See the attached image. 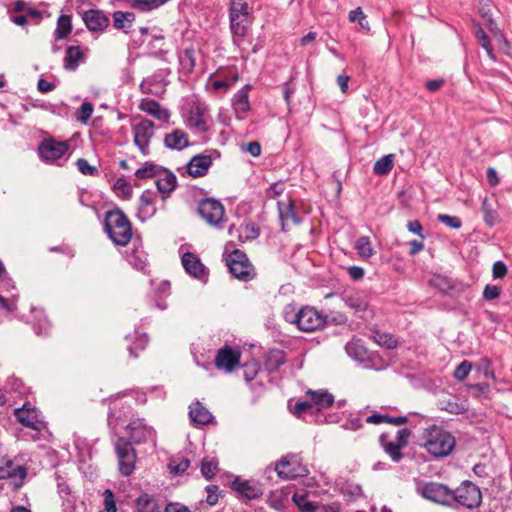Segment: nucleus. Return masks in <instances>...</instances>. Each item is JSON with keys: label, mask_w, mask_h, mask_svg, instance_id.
I'll list each match as a JSON object with an SVG mask.
<instances>
[{"label": "nucleus", "mask_w": 512, "mask_h": 512, "mask_svg": "<svg viewBox=\"0 0 512 512\" xmlns=\"http://www.w3.org/2000/svg\"><path fill=\"white\" fill-rule=\"evenodd\" d=\"M284 319L303 332H313L324 328L328 318L312 306H303L299 310L289 304L284 308Z\"/></svg>", "instance_id": "nucleus-1"}, {"label": "nucleus", "mask_w": 512, "mask_h": 512, "mask_svg": "<svg viewBox=\"0 0 512 512\" xmlns=\"http://www.w3.org/2000/svg\"><path fill=\"white\" fill-rule=\"evenodd\" d=\"M422 446L435 458L448 456L455 447V437L442 427L432 425L422 434Z\"/></svg>", "instance_id": "nucleus-2"}, {"label": "nucleus", "mask_w": 512, "mask_h": 512, "mask_svg": "<svg viewBox=\"0 0 512 512\" xmlns=\"http://www.w3.org/2000/svg\"><path fill=\"white\" fill-rule=\"evenodd\" d=\"M104 228L115 245L126 246L132 238L131 223L119 208H114L105 213Z\"/></svg>", "instance_id": "nucleus-3"}, {"label": "nucleus", "mask_w": 512, "mask_h": 512, "mask_svg": "<svg viewBox=\"0 0 512 512\" xmlns=\"http://www.w3.org/2000/svg\"><path fill=\"white\" fill-rule=\"evenodd\" d=\"M229 272L238 280L248 282L253 280L257 273L248 256L239 249H234L226 257Z\"/></svg>", "instance_id": "nucleus-4"}, {"label": "nucleus", "mask_w": 512, "mask_h": 512, "mask_svg": "<svg viewBox=\"0 0 512 512\" xmlns=\"http://www.w3.org/2000/svg\"><path fill=\"white\" fill-rule=\"evenodd\" d=\"M451 506H461L468 509L477 508L482 503V494L478 486L465 480L455 490L451 491Z\"/></svg>", "instance_id": "nucleus-5"}, {"label": "nucleus", "mask_w": 512, "mask_h": 512, "mask_svg": "<svg viewBox=\"0 0 512 512\" xmlns=\"http://www.w3.org/2000/svg\"><path fill=\"white\" fill-rule=\"evenodd\" d=\"M14 416L25 427H28L41 435L48 433L47 423L40 411L31 403L26 402L22 407L14 409Z\"/></svg>", "instance_id": "nucleus-6"}, {"label": "nucleus", "mask_w": 512, "mask_h": 512, "mask_svg": "<svg viewBox=\"0 0 512 512\" xmlns=\"http://www.w3.org/2000/svg\"><path fill=\"white\" fill-rule=\"evenodd\" d=\"M198 212L209 225L223 229L225 209L220 201L213 198L203 199L199 202Z\"/></svg>", "instance_id": "nucleus-7"}, {"label": "nucleus", "mask_w": 512, "mask_h": 512, "mask_svg": "<svg viewBox=\"0 0 512 512\" xmlns=\"http://www.w3.org/2000/svg\"><path fill=\"white\" fill-rule=\"evenodd\" d=\"M115 451L118 457L119 470L123 476H130L135 469L136 452L132 443L124 438H119L115 443Z\"/></svg>", "instance_id": "nucleus-8"}, {"label": "nucleus", "mask_w": 512, "mask_h": 512, "mask_svg": "<svg viewBox=\"0 0 512 512\" xmlns=\"http://www.w3.org/2000/svg\"><path fill=\"white\" fill-rule=\"evenodd\" d=\"M275 469L278 476L285 480L306 476L308 474L307 468L300 464L299 457L296 454L283 456L276 463Z\"/></svg>", "instance_id": "nucleus-9"}, {"label": "nucleus", "mask_w": 512, "mask_h": 512, "mask_svg": "<svg viewBox=\"0 0 512 512\" xmlns=\"http://www.w3.org/2000/svg\"><path fill=\"white\" fill-rule=\"evenodd\" d=\"M155 125L151 120L143 119L133 125L134 144L139 148L143 155H149L150 141L154 136Z\"/></svg>", "instance_id": "nucleus-10"}, {"label": "nucleus", "mask_w": 512, "mask_h": 512, "mask_svg": "<svg viewBox=\"0 0 512 512\" xmlns=\"http://www.w3.org/2000/svg\"><path fill=\"white\" fill-rule=\"evenodd\" d=\"M209 120L210 115L205 104L196 103L191 106L187 117L189 128L198 133H206L210 129Z\"/></svg>", "instance_id": "nucleus-11"}, {"label": "nucleus", "mask_w": 512, "mask_h": 512, "mask_svg": "<svg viewBox=\"0 0 512 512\" xmlns=\"http://www.w3.org/2000/svg\"><path fill=\"white\" fill-rule=\"evenodd\" d=\"M69 149V144L53 138L44 139L38 146L40 158L46 162H54L62 158Z\"/></svg>", "instance_id": "nucleus-12"}, {"label": "nucleus", "mask_w": 512, "mask_h": 512, "mask_svg": "<svg viewBox=\"0 0 512 512\" xmlns=\"http://www.w3.org/2000/svg\"><path fill=\"white\" fill-rule=\"evenodd\" d=\"M421 495L433 502L451 506V489L441 483L429 482L424 484L421 489Z\"/></svg>", "instance_id": "nucleus-13"}, {"label": "nucleus", "mask_w": 512, "mask_h": 512, "mask_svg": "<svg viewBox=\"0 0 512 512\" xmlns=\"http://www.w3.org/2000/svg\"><path fill=\"white\" fill-rule=\"evenodd\" d=\"M251 24L252 15L248 13L240 15L230 12V29L233 34V41L237 46H240L248 35Z\"/></svg>", "instance_id": "nucleus-14"}, {"label": "nucleus", "mask_w": 512, "mask_h": 512, "mask_svg": "<svg viewBox=\"0 0 512 512\" xmlns=\"http://www.w3.org/2000/svg\"><path fill=\"white\" fill-rule=\"evenodd\" d=\"M241 353L230 346L219 349L215 357V366L225 372H232L240 362Z\"/></svg>", "instance_id": "nucleus-15"}, {"label": "nucleus", "mask_w": 512, "mask_h": 512, "mask_svg": "<svg viewBox=\"0 0 512 512\" xmlns=\"http://www.w3.org/2000/svg\"><path fill=\"white\" fill-rule=\"evenodd\" d=\"M129 435L133 443L142 444L147 442L155 443L156 433L154 429L147 426L143 420H133L128 425Z\"/></svg>", "instance_id": "nucleus-16"}, {"label": "nucleus", "mask_w": 512, "mask_h": 512, "mask_svg": "<svg viewBox=\"0 0 512 512\" xmlns=\"http://www.w3.org/2000/svg\"><path fill=\"white\" fill-rule=\"evenodd\" d=\"M181 261L185 271L190 276L201 281L207 280L208 270L196 254L186 252L182 255Z\"/></svg>", "instance_id": "nucleus-17"}, {"label": "nucleus", "mask_w": 512, "mask_h": 512, "mask_svg": "<svg viewBox=\"0 0 512 512\" xmlns=\"http://www.w3.org/2000/svg\"><path fill=\"white\" fill-rule=\"evenodd\" d=\"M82 19L91 32L104 31L110 24L108 15L99 9H90L83 13Z\"/></svg>", "instance_id": "nucleus-18"}, {"label": "nucleus", "mask_w": 512, "mask_h": 512, "mask_svg": "<svg viewBox=\"0 0 512 512\" xmlns=\"http://www.w3.org/2000/svg\"><path fill=\"white\" fill-rule=\"evenodd\" d=\"M232 489L248 500H255L263 495V489L258 483L250 480H242L239 477L233 480Z\"/></svg>", "instance_id": "nucleus-19"}, {"label": "nucleus", "mask_w": 512, "mask_h": 512, "mask_svg": "<svg viewBox=\"0 0 512 512\" xmlns=\"http://www.w3.org/2000/svg\"><path fill=\"white\" fill-rule=\"evenodd\" d=\"M211 166L212 158L210 155L198 154L191 158L185 168L189 176L198 178L205 176Z\"/></svg>", "instance_id": "nucleus-20"}, {"label": "nucleus", "mask_w": 512, "mask_h": 512, "mask_svg": "<svg viewBox=\"0 0 512 512\" xmlns=\"http://www.w3.org/2000/svg\"><path fill=\"white\" fill-rule=\"evenodd\" d=\"M176 185L177 178L172 172L166 169L160 170L156 179V186L160 193L168 196L176 188Z\"/></svg>", "instance_id": "nucleus-21"}, {"label": "nucleus", "mask_w": 512, "mask_h": 512, "mask_svg": "<svg viewBox=\"0 0 512 512\" xmlns=\"http://www.w3.org/2000/svg\"><path fill=\"white\" fill-rule=\"evenodd\" d=\"M279 218L282 223V230L287 231L288 221H292L295 225L301 223L300 217L295 212V206L293 201L289 200L287 204L278 202Z\"/></svg>", "instance_id": "nucleus-22"}, {"label": "nucleus", "mask_w": 512, "mask_h": 512, "mask_svg": "<svg viewBox=\"0 0 512 512\" xmlns=\"http://www.w3.org/2000/svg\"><path fill=\"white\" fill-rule=\"evenodd\" d=\"M164 145L171 150H182L189 145L186 134L179 129L173 130L164 137Z\"/></svg>", "instance_id": "nucleus-23"}, {"label": "nucleus", "mask_w": 512, "mask_h": 512, "mask_svg": "<svg viewBox=\"0 0 512 512\" xmlns=\"http://www.w3.org/2000/svg\"><path fill=\"white\" fill-rule=\"evenodd\" d=\"M189 416L191 421L196 425H205L213 420L210 411L204 407L200 402H195L190 405Z\"/></svg>", "instance_id": "nucleus-24"}, {"label": "nucleus", "mask_w": 512, "mask_h": 512, "mask_svg": "<svg viewBox=\"0 0 512 512\" xmlns=\"http://www.w3.org/2000/svg\"><path fill=\"white\" fill-rule=\"evenodd\" d=\"M127 260L129 264L143 273H147L148 258L146 252L141 246H134L131 253L128 255Z\"/></svg>", "instance_id": "nucleus-25"}, {"label": "nucleus", "mask_w": 512, "mask_h": 512, "mask_svg": "<svg viewBox=\"0 0 512 512\" xmlns=\"http://www.w3.org/2000/svg\"><path fill=\"white\" fill-rule=\"evenodd\" d=\"M306 395L310 397L311 403L313 404V408L316 407L315 411H320L321 409L328 408L332 406L334 402V397L332 394L327 391H313L308 390Z\"/></svg>", "instance_id": "nucleus-26"}, {"label": "nucleus", "mask_w": 512, "mask_h": 512, "mask_svg": "<svg viewBox=\"0 0 512 512\" xmlns=\"http://www.w3.org/2000/svg\"><path fill=\"white\" fill-rule=\"evenodd\" d=\"M135 508L137 512H163L159 501L147 493L136 499Z\"/></svg>", "instance_id": "nucleus-27"}, {"label": "nucleus", "mask_w": 512, "mask_h": 512, "mask_svg": "<svg viewBox=\"0 0 512 512\" xmlns=\"http://www.w3.org/2000/svg\"><path fill=\"white\" fill-rule=\"evenodd\" d=\"M286 362V354L283 350L272 349L268 352L265 359V368L268 372H277Z\"/></svg>", "instance_id": "nucleus-28"}, {"label": "nucleus", "mask_w": 512, "mask_h": 512, "mask_svg": "<svg viewBox=\"0 0 512 512\" xmlns=\"http://www.w3.org/2000/svg\"><path fill=\"white\" fill-rule=\"evenodd\" d=\"M139 108L159 120H166L169 117L168 112L157 101L152 99L142 100Z\"/></svg>", "instance_id": "nucleus-29"}, {"label": "nucleus", "mask_w": 512, "mask_h": 512, "mask_svg": "<svg viewBox=\"0 0 512 512\" xmlns=\"http://www.w3.org/2000/svg\"><path fill=\"white\" fill-rule=\"evenodd\" d=\"M84 58V54L79 46H68L64 57V68L74 71L79 62Z\"/></svg>", "instance_id": "nucleus-30"}, {"label": "nucleus", "mask_w": 512, "mask_h": 512, "mask_svg": "<svg viewBox=\"0 0 512 512\" xmlns=\"http://www.w3.org/2000/svg\"><path fill=\"white\" fill-rule=\"evenodd\" d=\"M379 442L384 451L390 456L392 461L399 462L403 458V453L401 452L402 447H400L395 441H389L388 435L383 433L379 437Z\"/></svg>", "instance_id": "nucleus-31"}, {"label": "nucleus", "mask_w": 512, "mask_h": 512, "mask_svg": "<svg viewBox=\"0 0 512 512\" xmlns=\"http://www.w3.org/2000/svg\"><path fill=\"white\" fill-rule=\"evenodd\" d=\"M112 17L114 28L122 30L124 33H128V29L135 20V14L132 12L115 11Z\"/></svg>", "instance_id": "nucleus-32"}, {"label": "nucleus", "mask_w": 512, "mask_h": 512, "mask_svg": "<svg viewBox=\"0 0 512 512\" xmlns=\"http://www.w3.org/2000/svg\"><path fill=\"white\" fill-rule=\"evenodd\" d=\"M72 31L71 16L62 14L57 20V27L54 32L55 40L66 39Z\"/></svg>", "instance_id": "nucleus-33"}, {"label": "nucleus", "mask_w": 512, "mask_h": 512, "mask_svg": "<svg viewBox=\"0 0 512 512\" xmlns=\"http://www.w3.org/2000/svg\"><path fill=\"white\" fill-rule=\"evenodd\" d=\"M155 195L150 190H145L140 196V213L147 217L152 216L156 209L153 206Z\"/></svg>", "instance_id": "nucleus-34"}, {"label": "nucleus", "mask_w": 512, "mask_h": 512, "mask_svg": "<svg viewBox=\"0 0 512 512\" xmlns=\"http://www.w3.org/2000/svg\"><path fill=\"white\" fill-rule=\"evenodd\" d=\"M343 300L345 305L356 313L364 312L368 307L367 301L358 293L346 295Z\"/></svg>", "instance_id": "nucleus-35"}, {"label": "nucleus", "mask_w": 512, "mask_h": 512, "mask_svg": "<svg viewBox=\"0 0 512 512\" xmlns=\"http://www.w3.org/2000/svg\"><path fill=\"white\" fill-rule=\"evenodd\" d=\"M238 238L240 242L254 240L259 236V229L253 223L241 225L238 229Z\"/></svg>", "instance_id": "nucleus-36"}, {"label": "nucleus", "mask_w": 512, "mask_h": 512, "mask_svg": "<svg viewBox=\"0 0 512 512\" xmlns=\"http://www.w3.org/2000/svg\"><path fill=\"white\" fill-rule=\"evenodd\" d=\"M249 85L239 90L234 96V106L237 111L247 112L249 110Z\"/></svg>", "instance_id": "nucleus-37"}, {"label": "nucleus", "mask_w": 512, "mask_h": 512, "mask_svg": "<svg viewBox=\"0 0 512 512\" xmlns=\"http://www.w3.org/2000/svg\"><path fill=\"white\" fill-rule=\"evenodd\" d=\"M16 476L24 478L26 476L25 468L22 466H13L11 461H8L5 467L0 466V479H7Z\"/></svg>", "instance_id": "nucleus-38"}, {"label": "nucleus", "mask_w": 512, "mask_h": 512, "mask_svg": "<svg viewBox=\"0 0 512 512\" xmlns=\"http://www.w3.org/2000/svg\"><path fill=\"white\" fill-rule=\"evenodd\" d=\"M393 165V155L389 154L378 159L374 164L373 170L377 175H386L392 170Z\"/></svg>", "instance_id": "nucleus-39"}, {"label": "nucleus", "mask_w": 512, "mask_h": 512, "mask_svg": "<svg viewBox=\"0 0 512 512\" xmlns=\"http://www.w3.org/2000/svg\"><path fill=\"white\" fill-rule=\"evenodd\" d=\"M355 249L360 257L368 259L374 254L369 237L362 236L356 240Z\"/></svg>", "instance_id": "nucleus-40"}, {"label": "nucleus", "mask_w": 512, "mask_h": 512, "mask_svg": "<svg viewBox=\"0 0 512 512\" xmlns=\"http://www.w3.org/2000/svg\"><path fill=\"white\" fill-rule=\"evenodd\" d=\"M218 470V461L213 457H205L201 461V473L206 479H211Z\"/></svg>", "instance_id": "nucleus-41"}, {"label": "nucleus", "mask_w": 512, "mask_h": 512, "mask_svg": "<svg viewBox=\"0 0 512 512\" xmlns=\"http://www.w3.org/2000/svg\"><path fill=\"white\" fill-rule=\"evenodd\" d=\"M292 500L301 512H316L317 510V505L309 501L304 494H294Z\"/></svg>", "instance_id": "nucleus-42"}, {"label": "nucleus", "mask_w": 512, "mask_h": 512, "mask_svg": "<svg viewBox=\"0 0 512 512\" xmlns=\"http://www.w3.org/2000/svg\"><path fill=\"white\" fill-rule=\"evenodd\" d=\"M160 170L161 169L158 165L146 162L143 167L135 171V176L138 179H148L152 177H157Z\"/></svg>", "instance_id": "nucleus-43"}, {"label": "nucleus", "mask_w": 512, "mask_h": 512, "mask_svg": "<svg viewBox=\"0 0 512 512\" xmlns=\"http://www.w3.org/2000/svg\"><path fill=\"white\" fill-rule=\"evenodd\" d=\"M482 212L484 214V221L490 227L494 226L498 222V214L492 208V205L489 203L487 198H484L482 201Z\"/></svg>", "instance_id": "nucleus-44"}, {"label": "nucleus", "mask_w": 512, "mask_h": 512, "mask_svg": "<svg viewBox=\"0 0 512 512\" xmlns=\"http://www.w3.org/2000/svg\"><path fill=\"white\" fill-rule=\"evenodd\" d=\"M230 12L240 15H244V13L252 15V0H231Z\"/></svg>", "instance_id": "nucleus-45"}, {"label": "nucleus", "mask_w": 512, "mask_h": 512, "mask_svg": "<svg viewBox=\"0 0 512 512\" xmlns=\"http://www.w3.org/2000/svg\"><path fill=\"white\" fill-rule=\"evenodd\" d=\"M179 61L182 70H184L187 73L192 72L195 67L194 50L185 49L183 53L180 55Z\"/></svg>", "instance_id": "nucleus-46"}, {"label": "nucleus", "mask_w": 512, "mask_h": 512, "mask_svg": "<svg viewBox=\"0 0 512 512\" xmlns=\"http://www.w3.org/2000/svg\"><path fill=\"white\" fill-rule=\"evenodd\" d=\"M479 4V13L481 17L487 21L490 32H494V20L492 19V14L490 10V0H480Z\"/></svg>", "instance_id": "nucleus-47"}, {"label": "nucleus", "mask_w": 512, "mask_h": 512, "mask_svg": "<svg viewBox=\"0 0 512 512\" xmlns=\"http://www.w3.org/2000/svg\"><path fill=\"white\" fill-rule=\"evenodd\" d=\"M93 105L90 102H83L76 112V119L86 123L92 116Z\"/></svg>", "instance_id": "nucleus-48"}, {"label": "nucleus", "mask_w": 512, "mask_h": 512, "mask_svg": "<svg viewBox=\"0 0 512 512\" xmlns=\"http://www.w3.org/2000/svg\"><path fill=\"white\" fill-rule=\"evenodd\" d=\"M376 342L387 349L396 348L398 341L390 334L386 333H376L375 336Z\"/></svg>", "instance_id": "nucleus-49"}, {"label": "nucleus", "mask_w": 512, "mask_h": 512, "mask_svg": "<svg viewBox=\"0 0 512 512\" xmlns=\"http://www.w3.org/2000/svg\"><path fill=\"white\" fill-rule=\"evenodd\" d=\"M437 220L452 229H459L462 226V221L458 216L438 214Z\"/></svg>", "instance_id": "nucleus-50"}, {"label": "nucleus", "mask_w": 512, "mask_h": 512, "mask_svg": "<svg viewBox=\"0 0 512 512\" xmlns=\"http://www.w3.org/2000/svg\"><path fill=\"white\" fill-rule=\"evenodd\" d=\"M472 369V364L467 361V360H464L462 361L455 369L454 371V378L458 381H463L467 378L469 372L471 371Z\"/></svg>", "instance_id": "nucleus-51"}, {"label": "nucleus", "mask_w": 512, "mask_h": 512, "mask_svg": "<svg viewBox=\"0 0 512 512\" xmlns=\"http://www.w3.org/2000/svg\"><path fill=\"white\" fill-rule=\"evenodd\" d=\"M78 170L83 174L87 176H94L97 174L98 170L95 166H91L89 162L84 159L80 158L76 162Z\"/></svg>", "instance_id": "nucleus-52"}, {"label": "nucleus", "mask_w": 512, "mask_h": 512, "mask_svg": "<svg viewBox=\"0 0 512 512\" xmlns=\"http://www.w3.org/2000/svg\"><path fill=\"white\" fill-rule=\"evenodd\" d=\"M311 401H301L295 404L293 413L297 417H302L306 412L313 410Z\"/></svg>", "instance_id": "nucleus-53"}, {"label": "nucleus", "mask_w": 512, "mask_h": 512, "mask_svg": "<svg viewBox=\"0 0 512 512\" xmlns=\"http://www.w3.org/2000/svg\"><path fill=\"white\" fill-rule=\"evenodd\" d=\"M501 289L496 285H486L483 291V298L485 300H494L500 296Z\"/></svg>", "instance_id": "nucleus-54"}, {"label": "nucleus", "mask_w": 512, "mask_h": 512, "mask_svg": "<svg viewBox=\"0 0 512 512\" xmlns=\"http://www.w3.org/2000/svg\"><path fill=\"white\" fill-rule=\"evenodd\" d=\"M218 486L216 485H209L206 487V492H207V498H206V502L210 505V506H214L217 504L218 502Z\"/></svg>", "instance_id": "nucleus-55"}, {"label": "nucleus", "mask_w": 512, "mask_h": 512, "mask_svg": "<svg viewBox=\"0 0 512 512\" xmlns=\"http://www.w3.org/2000/svg\"><path fill=\"white\" fill-rule=\"evenodd\" d=\"M410 436H411V431L409 429H407V428L400 429L397 432L396 441L395 442L400 447L404 448V447L407 446Z\"/></svg>", "instance_id": "nucleus-56"}, {"label": "nucleus", "mask_w": 512, "mask_h": 512, "mask_svg": "<svg viewBox=\"0 0 512 512\" xmlns=\"http://www.w3.org/2000/svg\"><path fill=\"white\" fill-rule=\"evenodd\" d=\"M171 472L178 475L184 473L190 466V461L186 458H182L178 463H170Z\"/></svg>", "instance_id": "nucleus-57"}, {"label": "nucleus", "mask_w": 512, "mask_h": 512, "mask_svg": "<svg viewBox=\"0 0 512 512\" xmlns=\"http://www.w3.org/2000/svg\"><path fill=\"white\" fill-rule=\"evenodd\" d=\"M163 512H191V510L182 503L169 502L165 505Z\"/></svg>", "instance_id": "nucleus-58"}, {"label": "nucleus", "mask_w": 512, "mask_h": 512, "mask_svg": "<svg viewBox=\"0 0 512 512\" xmlns=\"http://www.w3.org/2000/svg\"><path fill=\"white\" fill-rule=\"evenodd\" d=\"M492 274L495 279L503 278L507 274V266L502 261L493 264Z\"/></svg>", "instance_id": "nucleus-59"}, {"label": "nucleus", "mask_w": 512, "mask_h": 512, "mask_svg": "<svg viewBox=\"0 0 512 512\" xmlns=\"http://www.w3.org/2000/svg\"><path fill=\"white\" fill-rule=\"evenodd\" d=\"M284 188H285V185L282 182L273 183L267 189V197L275 198V197L281 195L284 191Z\"/></svg>", "instance_id": "nucleus-60"}, {"label": "nucleus", "mask_w": 512, "mask_h": 512, "mask_svg": "<svg viewBox=\"0 0 512 512\" xmlns=\"http://www.w3.org/2000/svg\"><path fill=\"white\" fill-rule=\"evenodd\" d=\"M114 189L122 191L126 196H129L132 192L130 184L122 177L116 180Z\"/></svg>", "instance_id": "nucleus-61"}, {"label": "nucleus", "mask_w": 512, "mask_h": 512, "mask_svg": "<svg viewBox=\"0 0 512 512\" xmlns=\"http://www.w3.org/2000/svg\"><path fill=\"white\" fill-rule=\"evenodd\" d=\"M407 229L418 236L421 237V239H424V235L422 234V225L418 220L409 221L407 224Z\"/></svg>", "instance_id": "nucleus-62"}, {"label": "nucleus", "mask_w": 512, "mask_h": 512, "mask_svg": "<svg viewBox=\"0 0 512 512\" xmlns=\"http://www.w3.org/2000/svg\"><path fill=\"white\" fill-rule=\"evenodd\" d=\"M423 240L424 239H421V240L414 239L409 242V246H410L409 255L414 256L424 249Z\"/></svg>", "instance_id": "nucleus-63"}, {"label": "nucleus", "mask_w": 512, "mask_h": 512, "mask_svg": "<svg viewBox=\"0 0 512 512\" xmlns=\"http://www.w3.org/2000/svg\"><path fill=\"white\" fill-rule=\"evenodd\" d=\"M478 42L485 49V51L487 52L488 57L491 60L495 61L496 57H495V54L493 52V48H492V45H491V42H490V38L486 37V38L480 39Z\"/></svg>", "instance_id": "nucleus-64"}]
</instances>
